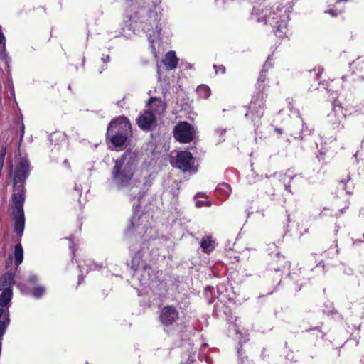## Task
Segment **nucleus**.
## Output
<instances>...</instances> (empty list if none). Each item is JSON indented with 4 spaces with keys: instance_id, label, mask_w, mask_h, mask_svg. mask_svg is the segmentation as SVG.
Instances as JSON below:
<instances>
[{
    "instance_id": "1",
    "label": "nucleus",
    "mask_w": 364,
    "mask_h": 364,
    "mask_svg": "<svg viewBox=\"0 0 364 364\" xmlns=\"http://www.w3.org/2000/svg\"><path fill=\"white\" fill-rule=\"evenodd\" d=\"M137 156L134 152L126 151L115 160L112 170V181L118 189L125 190L130 200L139 201L147 191L149 173L137 169Z\"/></svg>"
},
{
    "instance_id": "2",
    "label": "nucleus",
    "mask_w": 364,
    "mask_h": 364,
    "mask_svg": "<svg viewBox=\"0 0 364 364\" xmlns=\"http://www.w3.org/2000/svg\"><path fill=\"white\" fill-rule=\"evenodd\" d=\"M29 164L26 159L22 158L17 164L14 178V192L12 200L14 208L12 215L15 222V232L21 237L25 227V217L23 205L25 200L23 182L29 174Z\"/></svg>"
},
{
    "instance_id": "3",
    "label": "nucleus",
    "mask_w": 364,
    "mask_h": 364,
    "mask_svg": "<svg viewBox=\"0 0 364 364\" xmlns=\"http://www.w3.org/2000/svg\"><path fill=\"white\" fill-rule=\"evenodd\" d=\"M289 8L278 7L277 11L270 13L265 20L266 23H269L276 28L275 34L279 38H283L287 33V21L289 18Z\"/></svg>"
},
{
    "instance_id": "4",
    "label": "nucleus",
    "mask_w": 364,
    "mask_h": 364,
    "mask_svg": "<svg viewBox=\"0 0 364 364\" xmlns=\"http://www.w3.org/2000/svg\"><path fill=\"white\" fill-rule=\"evenodd\" d=\"M171 163L173 166L183 172L188 171L193 173L197 171L194 165L195 161L193 155L187 151H177L176 155H173V153H172Z\"/></svg>"
},
{
    "instance_id": "5",
    "label": "nucleus",
    "mask_w": 364,
    "mask_h": 364,
    "mask_svg": "<svg viewBox=\"0 0 364 364\" xmlns=\"http://www.w3.org/2000/svg\"><path fill=\"white\" fill-rule=\"evenodd\" d=\"M161 25L156 18H150L149 24L144 27V31L147 33L152 53L157 56L156 44H159L161 40Z\"/></svg>"
},
{
    "instance_id": "6",
    "label": "nucleus",
    "mask_w": 364,
    "mask_h": 364,
    "mask_svg": "<svg viewBox=\"0 0 364 364\" xmlns=\"http://www.w3.org/2000/svg\"><path fill=\"white\" fill-rule=\"evenodd\" d=\"M12 290H2L0 295V338L6 331V328L9 323V310L4 307L7 305L12 299Z\"/></svg>"
},
{
    "instance_id": "7",
    "label": "nucleus",
    "mask_w": 364,
    "mask_h": 364,
    "mask_svg": "<svg viewBox=\"0 0 364 364\" xmlns=\"http://www.w3.org/2000/svg\"><path fill=\"white\" fill-rule=\"evenodd\" d=\"M107 134H118L129 136L131 134L129 121L124 116L117 117L109 123Z\"/></svg>"
},
{
    "instance_id": "8",
    "label": "nucleus",
    "mask_w": 364,
    "mask_h": 364,
    "mask_svg": "<svg viewBox=\"0 0 364 364\" xmlns=\"http://www.w3.org/2000/svg\"><path fill=\"white\" fill-rule=\"evenodd\" d=\"M174 138L182 143H188L191 141L195 136V130L186 122L178 124L173 132Z\"/></svg>"
},
{
    "instance_id": "9",
    "label": "nucleus",
    "mask_w": 364,
    "mask_h": 364,
    "mask_svg": "<svg viewBox=\"0 0 364 364\" xmlns=\"http://www.w3.org/2000/svg\"><path fill=\"white\" fill-rule=\"evenodd\" d=\"M149 215L147 214L137 215L136 213L134 214L131 225L127 230V235L132 234L134 231L136 232L139 235H144L148 232L149 227L147 226Z\"/></svg>"
},
{
    "instance_id": "10",
    "label": "nucleus",
    "mask_w": 364,
    "mask_h": 364,
    "mask_svg": "<svg viewBox=\"0 0 364 364\" xmlns=\"http://www.w3.org/2000/svg\"><path fill=\"white\" fill-rule=\"evenodd\" d=\"M178 318V312L171 306H165L162 309L160 314L161 322L164 326H170L176 322Z\"/></svg>"
},
{
    "instance_id": "11",
    "label": "nucleus",
    "mask_w": 364,
    "mask_h": 364,
    "mask_svg": "<svg viewBox=\"0 0 364 364\" xmlns=\"http://www.w3.org/2000/svg\"><path fill=\"white\" fill-rule=\"evenodd\" d=\"M146 107V110H149L156 118L160 117L166 109V105L156 97H151Z\"/></svg>"
},
{
    "instance_id": "12",
    "label": "nucleus",
    "mask_w": 364,
    "mask_h": 364,
    "mask_svg": "<svg viewBox=\"0 0 364 364\" xmlns=\"http://www.w3.org/2000/svg\"><path fill=\"white\" fill-rule=\"evenodd\" d=\"M156 119V117L153 113L149 110H145L137 119L138 125L141 129L149 130L151 129Z\"/></svg>"
},
{
    "instance_id": "13",
    "label": "nucleus",
    "mask_w": 364,
    "mask_h": 364,
    "mask_svg": "<svg viewBox=\"0 0 364 364\" xmlns=\"http://www.w3.org/2000/svg\"><path fill=\"white\" fill-rule=\"evenodd\" d=\"M178 62V58L173 50L168 51L163 60L166 68L169 70L175 69L177 67Z\"/></svg>"
},
{
    "instance_id": "14",
    "label": "nucleus",
    "mask_w": 364,
    "mask_h": 364,
    "mask_svg": "<svg viewBox=\"0 0 364 364\" xmlns=\"http://www.w3.org/2000/svg\"><path fill=\"white\" fill-rule=\"evenodd\" d=\"M14 283V274L10 272L4 274L0 278V290H12Z\"/></svg>"
},
{
    "instance_id": "15",
    "label": "nucleus",
    "mask_w": 364,
    "mask_h": 364,
    "mask_svg": "<svg viewBox=\"0 0 364 364\" xmlns=\"http://www.w3.org/2000/svg\"><path fill=\"white\" fill-rule=\"evenodd\" d=\"M141 277L142 279L141 282L144 285L149 284L150 282H153L156 277L154 271L147 266L144 267Z\"/></svg>"
},
{
    "instance_id": "16",
    "label": "nucleus",
    "mask_w": 364,
    "mask_h": 364,
    "mask_svg": "<svg viewBox=\"0 0 364 364\" xmlns=\"http://www.w3.org/2000/svg\"><path fill=\"white\" fill-rule=\"evenodd\" d=\"M107 137L115 147H121L125 144L129 136L118 134H107Z\"/></svg>"
},
{
    "instance_id": "17",
    "label": "nucleus",
    "mask_w": 364,
    "mask_h": 364,
    "mask_svg": "<svg viewBox=\"0 0 364 364\" xmlns=\"http://www.w3.org/2000/svg\"><path fill=\"white\" fill-rule=\"evenodd\" d=\"M334 114L336 117V119L333 122V126L334 129L338 130L341 129L344 127V120H345V114L343 112V110L341 107L336 109L334 110Z\"/></svg>"
},
{
    "instance_id": "18",
    "label": "nucleus",
    "mask_w": 364,
    "mask_h": 364,
    "mask_svg": "<svg viewBox=\"0 0 364 364\" xmlns=\"http://www.w3.org/2000/svg\"><path fill=\"white\" fill-rule=\"evenodd\" d=\"M200 247L205 253L212 252L215 248V242L209 235H205L201 240Z\"/></svg>"
},
{
    "instance_id": "19",
    "label": "nucleus",
    "mask_w": 364,
    "mask_h": 364,
    "mask_svg": "<svg viewBox=\"0 0 364 364\" xmlns=\"http://www.w3.org/2000/svg\"><path fill=\"white\" fill-rule=\"evenodd\" d=\"M14 256L16 264L18 266L23 262V248L20 243L16 244L15 246Z\"/></svg>"
},
{
    "instance_id": "20",
    "label": "nucleus",
    "mask_w": 364,
    "mask_h": 364,
    "mask_svg": "<svg viewBox=\"0 0 364 364\" xmlns=\"http://www.w3.org/2000/svg\"><path fill=\"white\" fill-rule=\"evenodd\" d=\"M196 91L198 92V95L203 98H208L211 94L210 88L205 85H199L197 87Z\"/></svg>"
},
{
    "instance_id": "21",
    "label": "nucleus",
    "mask_w": 364,
    "mask_h": 364,
    "mask_svg": "<svg viewBox=\"0 0 364 364\" xmlns=\"http://www.w3.org/2000/svg\"><path fill=\"white\" fill-rule=\"evenodd\" d=\"M246 350H244L242 343H240V347L237 348V354L239 357L238 364H248V357L245 355Z\"/></svg>"
},
{
    "instance_id": "22",
    "label": "nucleus",
    "mask_w": 364,
    "mask_h": 364,
    "mask_svg": "<svg viewBox=\"0 0 364 364\" xmlns=\"http://www.w3.org/2000/svg\"><path fill=\"white\" fill-rule=\"evenodd\" d=\"M46 291V289L43 286H38L33 289L32 295L36 298L41 297Z\"/></svg>"
},
{
    "instance_id": "23",
    "label": "nucleus",
    "mask_w": 364,
    "mask_h": 364,
    "mask_svg": "<svg viewBox=\"0 0 364 364\" xmlns=\"http://www.w3.org/2000/svg\"><path fill=\"white\" fill-rule=\"evenodd\" d=\"M141 260V252H138L132 258V268L137 269L140 265Z\"/></svg>"
},
{
    "instance_id": "24",
    "label": "nucleus",
    "mask_w": 364,
    "mask_h": 364,
    "mask_svg": "<svg viewBox=\"0 0 364 364\" xmlns=\"http://www.w3.org/2000/svg\"><path fill=\"white\" fill-rule=\"evenodd\" d=\"M199 195H198L196 196V205L198 207V208H201V207H203V206H210L211 205V203L210 201H208V200H201L199 199Z\"/></svg>"
},
{
    "instance_id": "25",
    "label": "nucleus",
    "mask_w": 364,
    "mask_h": 364,
    "mask_svg": "<svg viewBox=\"0 0 364 364\" xmlns=\"http://www.w3.org/2000/svg\"><path fill=\"white\" fill-rule=\"evenodd\" d=\"M272 66H273V58H272V57L269 56V57H268L267 60L264 63V64L263 65L262 70L266 72L267 70L271 68Z\"/></svg>"
},
{
    "instance_id": "26",
    "label": "nucleus",
    "mask_w": 364,
    "mask_h": 364,
    "mask_svg": "<svg viewBox=\"0 0 364 364\" xmlns=\"http://www.w3.org/2000/svg\"><path fill=\"white\" fill-rule=\"evenodd\" d=\"M6 155V148L4 146H2L0 152V171H1V168L4 166V159Z\"/></svg>"
},
{
    "instance_id": "27",
    "label": "nucleus",
    "mask_w": 364,
    "mask_h": 364,
    "mask_svg": "<svg viewBox=\"0 0 364 364\" xmlns=\"http://www.w3.org/2000/svg\"><path fill=\"white\" fill-rule=\"evenodd\" d=\"M262 101H263V96L262 97V100L259 101L258 103V105L259 107V110L257 111V116L258 117H260L263 114L264 103Z\"/></svg>"
},
{
    "instance_id": "28",
    "label": "nucleus",
    "mask_w": 364,
    "mask_h": 364,
    "mask_svg": "<svg viewBox=\"0 0 364 364\" xmlns=\"http://www.w3.org/2000/svg\"><path fill=\"white\" fill-rule=\"evenodd\" d=\"M265 78H266V72L264 71V70H262L259 76V78H258V83H263L265 80Z\"/></svg>"
},
{
    "instance_id": "29",
    "label": "nucleus",
    "mask_w": 364,
    "mask_h": 364,
    "mask_svg": "<svg viewBox=\"0 0 364 364\" xmlns=\"http://www.w3.org/2000/svg\"><path fill=\"white\" fill-rule=\"evenodd\" d=\"M0 59L6 61V63H7L8 56L5 52L4 48H3L1 50H0Z\"/></svg>"
},
{
    "instance_id": "30",
    "label": "nucleus",
    "mask_w": 364,
    "mask_h": 364,
    "mask_svg": "<svg viewBox=\"0 0 364 364\" xmlns=\"http://www.w3.org/2000/svg\"><path fill=\"white\" fill-rule=\"evenodd\" d=\"M213 68L215 70L216 74L219 72V70H220L221 73H223V74L225 73V68L223 65H219V66L214 65Z\"/></svg>"
},
{
    "instance_id": "31",
    "label": "nucleus",
    "mask_w": 364,
    "mask_h": 364,
    "mask_svg": "<svg viewBox=\"0 0 364 364\" xmlns=\"http://www.w3.org/2000/svg\"><path fill=\"white\" fill-rule=\"evenodd\" d=\"M101 60L103 63H108L110 61V57L108 55H103Z\"/></svg>"
},
{
    "instance_id": "32",
    "label": "nucleus",
    "mask_w": 364,
    "mask_h": 364,
    "mask_svg": "<svg viewBox=\"0 0 364 364\" xmlns=\"http://www.w3.org/2000/svg\"><path fill=\"white\" fill-rule=\"evenodd\" d=\"M29 281L31 282H36L37 281V276L34 274H31L30 276H29Z\"/></svg>"
},
{
    "instance_id": "33",
    "label": "nucleus",
    "mask_w": 364,
    "mask_h": 364,
    "mask_svg": "<svg viewBox=\"0 0 364 364\" xmlns=\"http://www.w3.org/2000/svg\"><path fill=\"white\" fill-rule=\"evenodd\" d=\"M325 12L330 14L332 16H336L338 15V13H336L334 9H329Z\"/></svg>"
},
{
    "instance_id": "34",
    "label": "nucleus",
    "mask_w": 364,
    "mask_h": 364,
    "mask_svg": "<svg viewBox=\"0 0 364 364\" xmlns=\"http://www.w3.org/2000/svg\"><path fill=\"white\" fill-rule=\"evenodd\" d=\"M196 360V354L191 355L188 358V364L194 362Z\"/></svg>"
},
{
    "instance_id": "35",
    "label": "nucleus",
    "mask_w": 364,
    "mask_h": 364,
    "mask_svg": "<svg viewBox=\"0 0 364 364\" xmlns=\"http://www.w3.org/2000/svg\"><path fill=\"white\" fill-rule=\"evenodd\" d=\"M24 134V125L22 124L21 126V140L22 139Z\"/></svg>"
},
{
    "instance_id": "36",
    "label": "nucleus",
    "mask_w": 364,
    "mask_h": 364,
    "mask_svg": "<svg viewBox=\"0 0 364 364\" xmlns=\"http://www.w3.org/2000/svg\"><path fill=\"white\" fill-rule=\"evenodd\" d=\"M285 189L290 192L291 191H290V186L289 185H285Z\"/></svg>"
},
{
    "instance_id": "37",
    "label": "nucleus",
    "mask_w": 364,
    "mask_h": 364,
    "mask_svg": "<svg viewBox=\"0 0 364 364\" xmlns=\"http://www.w3.org/2000/svg\"><path fill=\"white\" fill-rule=\"evenodd\" d=\"M105 69H106V68H105V67H102V70H100L99 71V73H102V70H105Z\"/></svg>"
},
{
    "instance_id": "38",
    "label": "nucleus",
    "mask_w": 364,
    "mask_h": 364,
    "mask_svg": "<svg viewBox=\"0 0 364 364\" xmlns=\"http://www.w3.org/2000/svg\"><path fill=\"white\" fill-rule=\"evenodd\" d=\"M276 131L278 132L279 134L282 133L281 130L279 129H276Z\"/></svg>"
},
{
    "instance_id": "39",
    "label": "nucleus",
    "mask_w": 364,
    "mask_h": 364,
    "mask_svg": "<svg viewBox=\"0 0 364 364\" xmlns=\"http://www.w3.org/2000/svg\"><path fill=\"white\" fill-rule=\"evenodd\" d=\"M79 267H80V269H82V266L81 264H79Z\"/></svg>"
},
{
    "instance_id": "40",
    "label": "nucleus",
    "mask_w": 364,
    "mask_h": 364,
    "mask_svg": "<svg viewBox=\"0 0 364 364\" xmlns=\"http://www.w3.org/2000/svg\"><path fill=\"white\" fill-rule=\"evenodd\" d=\"M336 255L338 254V249L336 250Z\"/></svg>"
},
{
    "instance_id": "41",
    "label": "nucleus",
    "mask_w": 364,
    "mask_h": 364,
    "mask_svg": "<svg viewBox=\"0 0 364 364\" xmlns=\"http://www.w3.org/2000/svg\"><path fill=\"white\" fill-rule=\"evenodd\" d=\"M11 169H12V166L11 165L10 166V172H11Z\"/></svg>"
},
{
    "instance_id": "42",
    "label": "nucleus",
    "mask_w": 364,
    "mask_h": 364,
    "mask_svg": "<svg viewBox=\"0 0 364 364\" xmlns=\"http://www.w3.org/2000/svg\"><path fill=\"white\" fill-rule=\"evenodd\" d=\"M247 116H248V112H246L245 117H247Z\"/></svg>"
}]
</instances>
